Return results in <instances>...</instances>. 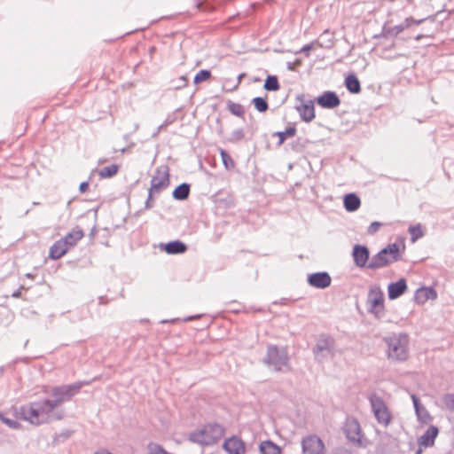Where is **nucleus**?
<instances>
[{
	"instance_id": "obj_1",
	"label": "nucleus",
	"mask_w": 454,
	"mask_h": 454,
	"mask_svg": "<svg viewBox=\"0 0 454 454\" xmlns=\"http://www.w3.org/2000/svg\"><path fill=\"white\" fill-rule=\"evenodd\" d=\"M90 383V381L83 380L52 387L50 397L20 406L17 411L18 418L35 426L48 423L51 419L60 420L64 418V414L57 409L63 403L71 401L83 386Z\"/></svg>"
},
{
	"instance_id": "obj_2",
	"label": "nucleus",
	"mask_w": 454,
	"mask_h": 454,
	"mask_svg": "<svg viewBox=\"0 0 454 454\" xmlns=\"http://www.w3.org/2000/svg\"><path fill=\"white\" fill-rule=\"evenodd\" d=\"M387 345V359L395 362H403L409 357L410 338L405 333H391L383 338Z\"/></svg>"
},
{
	"instance_id": "obj_3",
	"label": "nucleus",
	"mask_w": 454,
	"mask_h": 454,
	"mask_svg": "<svg viewBox=\"0 0 454 454\" xmlns=\"http://www.w3.org/2000/svg\"><path fill=\"white\" fill-rule=\"evenodd\" d=\"M224 428L217 423H207L194 430L189 435V440L200 445H213L223 435Z\"/></svg>"
},
{
	"instance_id": "obj_4",
	"label": "nucleus",
	"mask_w": 454,
	"mask_h": 454,
	"mask_svg": "<svg viewBox=\"0 0 454 454\" xmlns=\"http://www.w3.org/2000/svg\"><path fill=\"white\" fill-rule=\"evenodd\" d=\"M263 363L267 366L272 367L275 372H287L290 370L287 350L276 345L267 347Z\"/></svg>"
},
{
	"instance_id": "obj_5",
	"label": "nucleus",
	"mask_w": 454,
	"mask_h": 454,
	"mask_svg": "<svg viewBox=\"0 0 454 454\" xmlns=\"http://www.w3.org/2000/svg\"><path fill=\"white\" fill-rule=\"evenodd\" d=\"M398 259L399 247L397 244L392 243L374 254L369 261L367 268L370 270L380 269L398 261Z\"/></svg>"
},
{
	"instance_id": "obj_6",
	"label": "nucleus",
	"mask_w": 454,
	"mask_h": 454,
	"mask_svg": "<svg viewBox=\"0 0 454 454\" xmlns=\"http://www.w3.org/2000/svg\"><path fill=\"white\" fill-rule=\"evenodd\" d=\"M384 293L380 286H372L366 300L367 311L376 318H381L385 314Z\"/></svg>"
},
{
	"instance_id": "obj_7",
	"label": "nucleus",
	"mask_w": 454,
	"mask_h": 454,
	"mask_svg": "<svg viewBox=\"0 0 454 454\" xmlns=\"http://www.w3.org/2000/svg\"><path fill=\"white\" fill-rule=\"evenodd\" d=\"M369 402L377 421L387 427L390 423L391 415L382 398L376 394H372L369 396Z\"/></svg>"
},
{
	"instance_id": "obj_8",
	"label": "nucleus",
	"mask_w": 454,
	"mask_h": 454,
	"mask_svg": "<svg viewBox=\"0 0 454 454\" xmlns=\"http://www.w3.org/2000/svg\"><path fill=\"white\" fill-rule=\"evenodd\" d=\"M334 347L335 340L333 337L324 334L320 335L312 350L315 359L318 362H322L328 356H333Z\"/></svg>"
},
{
	"instance_id": "obj_9",
	"label": "nucleus",
	"mask_w": 454,
	"mask_h": 454,
	"mask_svg": "<svg viewBox=\"0 0 454 454\" xmlns=\"http://www.w3.org/2000/svg\"><path fill=\"white\" fill-rule=\"evenodd\" d=\"M169 185V169L167 166L158 168L151 180V192H160Z\"/></svg>"
},
{
	"instance_id": "obj_10",
	"label": "nucleus",
	"mask_w": 454,
	"mask_h": 454,
	"mask_svg": "<svg viewBox=\"0 0 454 454\" xmlns=\"http://www.w3.org/2000/svg\"><path fill=\"white\" fill-rule=\"evenodd\" d=\"M301 449L303 454H325V444L323 441L315 434L302 438Z\"/></svg>"
},
{
	"instance_id": "obj_11",
	"label": "nucleus",
	"mask_w": 454,
	"mask_h": 454,
	"mask_svg": "<svg viewBox=\"0 0 454 454\" xmlns=\"http://www.w3.org/2000/svg\"><path fill=\"white\" fill-rule=\"evenodd\" d=\"M438 434V427L435 426H430L418 439L419 449L415 451V454H421L423 448L432 447L434 444V440Z\"/></svg>"
},
{
	"instance_id": "obj_12",
	"label": "nucleus",
	"mask_w": 454,
	"mask_h": 454,
	"mask_svg": "<svg viewBox=\"0 0 454 454\" xmlns=\"http://www.w3.org/2000/svg\"><path fill=\"white\" fill-rule=\"evenodd\" d=\"M307 282L312 287L325 289L330 286L332 278L326 271L315 272L308 275Z\"/></svg>"
},
{
	"instance_id": "obj_13",
	"label": "nucleus",
	"mask_w": 454,
	"mask_h": 454,
	"mask_svg": "<svg viewBox=\"0 0 454 454\" xmlns=\"http://www.w3.org/2000/svg\"><path fill=\"white\" fill-rule=\"evenodd\" d=\"M352 257L354 263L358 268L367 267L370 258V252L368 247L364 245H355L353 247Z\"/></svg>"
},
{
	"instance_id": "obj_14",
	"label": "nucleus",
	"mask_w": 454,
	"mask_h": 454,
	"mask_svg": "<svg viewBox=\"0 0 454 454\" xmlns=\"http://www.w3.org/2000/svg\"><path fill=\"white\" fill-rule=\"evenodd\" d=\"M345 434L346 437L348 439V441L361 444V439H362V430L360 424L356 419H350L348 420L345 425Z\"/></svg>"
},
{
	"instance_id": "obj_15",
	"label": "nucleus",
	"mask_w": 454,
	"mask_h": 454,
	"mask_svg": "<svg viewBox=\"0 0 454 454\" xmlns=\"http://www.w3.org/2000/svg\"><path fill=\"white\" fill-rule=\"evenodd\" d=\"M317 103L323 108L333 109L340 106V99L333 91H325L317 99Z\"/></svg>"
},
{
	"instance_id": "obj_16",
	"label": "nucleus",
	"mask_w": 454,
	"mask_h": 454,
	"mask_svg": "<svg viewBox=\"0 0 454 454\" xmlns=\"http://www.w3.org/2000/svg\"><path fill=\"white\" fill-rule=\"evenodd\" d=\"M407 290V284L404 278H400L396 282L390 283L387 286V295L389 300H395L403 295Z\"/></svg>"
},
{
	"instance_id": "obj_17",
	"label": "nucleus",
	"mask_w": 454,
	"mask_h": 454,
	"mask_svg": "<svg viewBox=\"0 0 454 454\" xmlns=\"http://www.w3.org/2000/svg\"><path fill=\"white\" fill-rule=\"evenodd\" d=\"M223 449L229 454H243L245 452L244 442L238 437H231L223 443Z\"/></svg>"
},
{
	"instance_id": "obj_18",
	"label": "nucleus",
	"mask_w": 454,
	"mask_h": 454,
	"mask_svg": "<svg viewBox=\"0 0 454 454\" xmlns=\"http://www.w3.org/2000/svg\"><path fill=\"white\" fill-rule=\"evenodd\" d=\"M296 110L298 111L301 119L306 122H309L315 118V108L311 100L306 103L303 102L300 106H297Z\"/></svg>"
},
{
	"instance_id": "obj_19",
	"label": "nucleus",
	"mask_w": 454,
	"mask_h": 454,
	"mask_svg": "<svg viewBox=\"0 0 454 454\" xmlns=\"http://www.w3.org/2000/svg\"><path fill=\"white\" fill-rule=\"evenodd\" d=\"M164 251L168 254H184L187 250V246L180 240H173L166 244H161Z\"/></svg>"
},
{
	"instance_id": "obj_20",
	"label": "nucleus",
	"mask_w": 454,
	"mask_h": 454,
	"mask_svg": "<svg viewBox=\"0 0 454 454\" xmlns=\"http://www.w3.org/2000/svg\"><path fill=\"white\" fill-rule=\"evenodd\" d=\"M343 206L346 211L355 212L361 206V200L356 193H348L343 198Z\"/></svg>"
},
{
	"instance_id": "obj_21",
	"label": "nucleus",
	"mask_w": 454,
	"mask_h": 454,
	"mask_svg": "<svg viewBox=\"0 0 454 454\" xmlns=\"http://www.w3.org/2000/svg\"><path fill=\"white\" fill-rule=\"evenodd\" d=\"M84 236L82 230L79 228L73 229L64 238L60 239L68 248L74 247Z\"/></svg>"
},
{
	"instance_id": "obj_22",
	"label": "nucleus",
	"mask_w": 454,
	"mask_h": 454,
	"mask_svg": "<svg viewBox=\"0 0 454 454\" xmlns=\"http://www.w3.org/2000/svg\"><path fill=\"white\" fill-rule=\"evenodd\" d=\"M411 399L419 420L423 423L430 422L431 417L427 409L420 403L419 399L415 395H411Z\"/></svg>"
},
{
	"instance_id": "obj_23",
	"label": "nucleus",
	"mask_w": 454,
	"mask_h": 454,
	"mask_svg": "<svg viewBox=\"0 0 454 454\" xmlns=\"http://www.w3.org/2000/svg\"><path fill=\"white\" fill-rule=\"evenodd\" d=\"M68 249L67 245L61 239H59L50 247L49 256L53 260L59 259Z\"/></svg>"
},
{
	"instance_id": "obj_24",
	"label": "nucleus",
	"mask_w": 454,
	"mask_h": 454,
	"mask_svg": "<svg viewBox=\"0 0 454 454\" xmlns=\"http://www.w3.org/2000/svg\"><path fill=\"white\" fill-rule=\"evenodd\" d=\"M437 297V294L435 290L432 287H423L419 288L416 292V300L419 302L424 303L428 300H434Z\"/></svg>"
},
{
	"instance_id": "obj_25",
	"label": "nucleus",
	"mask_w": 454,
	"mask_h": 454,
	"mask_svg": "<svg viewBox=\"0 0 454 454\" xmlns=\"http://www.w3.org/2000/svg\"><path fill=\"white\" fill-rule=\"evenodd\" d=\"M345 85L347 90L353 94H357L361 91V84L358 78L354 74H348L345 79Z\"/></svg>"
},
{
	"instance_id": "obj_26",
	"label": "nucleus",
	"mask_w": 454,
	"mask_h": 454,
	"mask_svg": "<svg viewBox=\"0 0 454 454\" xmlns=\"http://www.w3.org/2000/svg\"><path fill=\"white\" fill-rule=\"evenodd\" d=\"M411 21L412 20H404L403 22L396 26L384 29L385 35L396 36L397 35H399L400 33H402L403 31L411 27Z\"/></svg>"
},
{
	"instance_id": "obj_27",
	"label": "nucleus",
	"mask_w": 454,
	"mask_h": 454,
	"mask_svg": "<svg viewBox=\"0 0 454 454\" xmlns=\"http://www.w3.org/2000/svg\"><path fill=\"white\" fill-rule=\"evenodd\" d=\"M190 194V184L186 183H183L179 185H177L173 192L172 195L175 200H184L189 197Z\"/></svg>"
},
{
	"instance_id": "obj_28",
	"label": "nucleus",
	"mask_w": 454,
	"mask_h": 454,
	"mask_svg": "<svg viewBox=\"0 0 454 454\" xmlns=\"http://www.w3.org/2000/svg\"><path fill=\"white\" fill-rule=\"evenodd\" d=\"M261 454H280V448L271 441H264L260 444Z\"/></svg>"
},
{
	"instance_id": "obj_29",
	"label": "nucleus",
	"mask_w": 454,
	"mask_h": 454,
	"mask_svg": "<svg viewBox=\"0 0 454 454\" xmlns=\"http://www.w3.org/2000/svg\"><path fill=\"white\" fill-rule=\"evenodd\" d=\"M296 133V128L294 126L287 127L284 131H278L273 133V137H278V145H281L285 140H286L289 137H292Z\"/></svg>"
},
{
	"instance_id": "obj_30",
	"label": "nucleus",
	"mask_w": 454,
	"mask_h": 454,
	"mask_svg": "<svg viewBox=\"0 0 454 454\" xmlns=\"http://www.w3.org/2000/svg\"><path fill=\"white\" fill-rule=\"evenodd\" d=\"M227 109L230 113L237 117L244 118L245 109L241 104L228 101Z\"/></svg>"
},
{
	"instance_id": "obj_31",
	"label": "nucleus",
	"mask_w": 454,
	"mask_h": 454,
	"mask_svg": "<svg viewBox=\"0 0 454 454\" xmlns=\"http://www.w3.org/2000/svg\"><path fill=\"white\" fill-rule=\"evenodd\" d=\"M119 170V166L117 164H112L110 166H106L102 168L99 170V176L101 178H110L117 174Z\"/></svg>"
},
{
	"instance_id": "obj_32",
	"label": "nucleus",
	"mask_w": 454,
	"mask_h": 454,
	"mask_svg": "<svg viewBox=\"0 0 454 454\" xmlns=\"http://www.w3.org/2000/svg\"><path fill=\"white\" fill-rule=\"evenodd\" d=\"M280 85L278 82V80L277 76L275 75H268L265 82L263 88L268 91H276L279 89Z\"/></svg>"
},
{
	"instance_id": "obj_33",
	"label": "nucleus",
	"mask_w": 454,
	"mask_h": 454,
	"mask_svg": "<svg viewBox=\"0 0 454 454\" xmlns=\"http://www.w3.org/2000/svg\"><path fill=\"white\" fill-rule=\"evenodd\" d=\"M220 156L222 158L223 164L227 170H231L235 168L234 160L225 150L220 149Z\"/></svg>"
},
{
	"instance_id": "obj_34",
	"label": "nucleus",
	"mask_w": 454,
	"mask_h": 454,
	"mask_svg": "<svg viewBox=\"0 0 454 454\" xmlns=\"http://www.w3.org/2000/svg\"><path fill=\"white\" fill-rule=\"evenodd\" d=\"M245 138V132L243 129L239 128L237 129H234L230 137L227 138V141L231 144H238L240 141H242Z\"/></svg>"
},
{
	"instance_id": "obj_35",
	"label": "nucleus",
	"mask_w": 454,
	"mask_h": 454,
	"mask_svg": "<svg viewBox=\"0 0 454 454\" xmlns=\"http://www.w3.org/2000/svg\"><path fill=\"white\" fill-rule=\"evenodd\" d=\"M252 103L254 106L255 109L260 113H264L269 108V105L266 99L261 97L254 98L252 99Z\"/></svg>"
},
{
	"instance_id": "obj_36",
	"label": "nucleus",
	"mask_w": 454,
	"mask_h": 454,
	"mask_svg": "<svg viewBox=\"0 0 454 454\" xmlns=\"http://www.w3.org/2000/svg\"><path fill=\"white\" fill-rule=\"evenodd\" d=\"M409 233L411 234V240L416 241L417 239L422 238L424 236V232L422 231L421 225L419 223L417 225H411L409 227Z\"/></svg>"
},
{
	"instance_id": "obj_37",
	"label": "nucleus",
	"mask_w": 454,
	"mask_h": 454,
	"mask_svg": "<svg viewBox=\"0 0 454 454\" xmlns=\"http://www.w3.org/2000/svg\"><path fill=\"white\" fill-rule=\"evenodd\" d=\"M211 77V72L207 69L200 70L194 76L193 82L199 84L204 81L208 80Z\"/></svg>"
},
{
	"instance_id": "obj_38",
	"label": "nucleus",
	"mask_w": 454,
	"mask_h": 454,
	"mask_svg": "<svg viewBox=\"0 0 454 454\" xmlns=\"http://www.w3.org/2000/svg\"><path fill=\"white\" fill-rule=\"evenodd\" d=\"M0 420L12 429H20L21 427L20 423L16 420L8 419L0 411Z\"/></svg>"
},
{
	"instance_id": "obj_39",
	"label": "nucleus",
	"mask_w": 454,
	"mask_h": 454,
	"mask_svg": "<svg viewBox=\"0 0 454 454\" xmlns=\"http://www.w3.org/2000/svg\"><path fill=\"white\" fill-rule=\"evenodd\" d=\"M442 403L448 410L454 411V394L444 395L442 396Z\"/></svg>"
},
{
	"instance_id": "obj_40",
	"label": "nucleus",
	"mask_w": 454,
	"mask_h": 454,
	"mask_svg": "<svg viewBox=\"0 0 454 454\" xmlns=\"http://www.w3.org/2000/svg\"><path fill=\"white\" fill-rule=\"evenodd\" d=\"M380 226L381 223L380 222H372L367 229V233L370 235L376 233Z\"/></svg>"
},
{
	"instance_id": "obj_41",
	"label": "nucleus",
	"mask_w": 454,
	"mask_h": 454,
	"mask_svg": "<svg viewBox=\"0 0 454 454\" xmlns=\"http://www.w3.org/2000/svg\"><path fill=\"white\" fill-rule=\"evenodd\" d=\"M188 83V80L184 76H181L179 78L178 85L176 86V89H181L185 87Z\"/></svg>"
},
{
	"instance_id": "obj_42",
	"label": "nucleus",
	"mask_w": 454,
	"mask_h": 454,
	"mask_svg": "<svg viewBox=\"0 0 454 454\" xmlns=\"http://www.w3.org/2000/svg\"><path fill=\"white\" fill-rule=\"evenodd\" d=\"M153 193V192H151V190L149 189L148 198L145 201V208H151L153 207V203H152Z\"/></svg>"
},
{
	"instance_id": "obj_43",
	"label": "nucleus",
	"mask_w": 454,
	"mask_h": 454,
	"mask_svg": "<svg viewBox=\"0 0 454 454\" xmlns=\"http://www.w3.org/2000/svg\"><path fill=\"white\" fill-rule=\"evenodd\" d=\"M312 49V44L308 43L305 44L300 51V52H303L306 54V56H309L310 50Z\"/></svg>"
},
{
	"instance_id": "obj_44",
	"label": "nucleus",
	"mask_w": 454,
	"mask_h": 454,
	"mask_svg": "<svg viewBox=\"0 0 454 454\" xmlns=\"http://www.w3.org/2000/svg\"><path fill=\"white\" fill-rule=\"evenodd\" d=\"M405 20H411L412 21H411V26L415 24V25H420L421 23H423L427 19H419V20H415L413 19L412 17H408L406 18Z\"/></svg>"
},
{
	"instance_id": "obj_45",
	"label": "nucleus",
	"mask_w": 454,
	"mask_h": 454,
	"mask_svg": "<svg viewBox=\"0 0 454 454\" xmlns=\"http://www.w3.org/2000/svg\"><path fill=\"white\" fill-rule=\"evenodd\" d=\"M88 188H89V183L82 182V183H81V184L79 186V191H80V192L83 193L87 191Z\"/></svg>"
},
{
	"instance_id": "obj_46",
	"label": "nucleus",
	"mask_w": 454,
	"mask_h": 454,
	"mask_svg": "<svg viewBox=\"0 0 454 454\" xmlns=\"http://www.w3.org/2000/svg\"><path fill=\"white\" fill-rule=\"evenodd\" d=\"M24 289V286H20L19 289L14 291L12 294L13 298H20L21 296V290Z\"/></svg>"
},
{
	"instance_id": "obj_47",
	"label": "nucleus",
	"mask_w": 454,
	"mask_h": 454,
	"mask_svg": "<svg viewBox=\"0 0 454 454\" xmlns=\"http://www.w3.org/2000/svg\"><path fill=\"white\" fill-rule=\"evenodd\" d=\"M94 454H113L106 450H98V451H96Z\"/></svg>"
},
{
	"instance_id": "obj_48",
	"label": "nucleus",
	"mask_w": 454,
	"mask_h": 454,
	"mask_svg": "<svg viewBox=\"0 0 454 454\" xmlns=\"http://www.w3.org/2000/svg\"><path fill=\"white\" fill-rule=\"evenodd\" d=\"M4 372V367L0 366V378L3 376Z\"/></svg>"
},
{
	"instance_id": "obj_49",
	"label": "nucleus",
	"mask_w": 454,
	"mask_h": 454,
	"mask_svg": "<svg viewBox=\"0 0 454 454\" xmlns=\"http://www.w3.org/2000/svg\"><path fill=\"white\" fill-rule=\"evenodd\" d=\"M163 128H164V126L162 124L160 126H159L157 132L153 136H156L160 131V129Z\"/></svg>"
},
{
	"instance_id": "obj_50",
	"label": "nucleus",
	"mask_w": 454,
	"mask_h": 454,
	"mask_svg": "<svg viewBox=\"0 0 454 454\" xmlns=\"http://www.w3.org/2000/svg\"><path fill=\"white\" fill-rule=\"evenodd\" d=\"M62 435H63L65 438H67V437H69V436H70V432H68V431H67V432L64 433Z\"/></svg>"
},
{
	"instance_id": "obj_51",
	"label": "nucleus",
	"mask_w": 454,
	"mask_h": 454,
	"mask_svg": "<svg viewBox=\"0 0 454 454\" xmlns=\"http://www.w3.org/2000/svg\"><path fill=\"white\" fill-rule=\"evenodd\" d=\"M287 67H288L289 70H293L294 69V67L292 66V63H290V62L287 64Z\"/></svg>"
},
{
	"instance_id": "obj_52",
	"label": "nucleus",
	"mask_w": 454,
	"mask_h": 454,
	"mask_svg": "<svg viewBox=\"0 0 454 454\" xmlns=\"http://www.w3.org/2000/svg\"><path fill=\"white\" fill-rule=\"evenodd\" d=\"M26 277L28 278H34V276L31 273H27Z\"/></svg>"
},
{
	"instance_id": "obj_53",
	"label": "nucleus",
	"mask_w": 454,
	"mask_h": 454,
	"mask_svg": "<svg viewBox=\"0 0 454 454\" xmlns=\"http://www.w3.org/2000/svg\"><path fill=\"white\" fill-rule=\"evenodd\" d=\"M194 318V317H188L184 319V321H190V320H192Z\"/></svg>"
},
{
	"instance_id": "obj_54",
	"label": "nucleus",
	"mask_w": 454,
	"mask_h": 454,
	"mask_svg": "<svg viewBox=\"0 0 454 454\" xmlns=\"http://www.w3.org/2000/svg\"><path fill=\"white\" fill-rule=\"evenodd\" d=\"M196 7H197L198 10H200L201 8V4L200 3H197Z\"/></svg>"
},
{
	"instance_id": "obj_55",
	"label": "nucleus",
	"mask_w": 454,
	"mask_h": 454,
	"mask_svg": "<svg viewBox=\"0 0 454 454\" xmlns=\"http://www.w3.org/2000/svg\"><path fill=\"white\" fill-rule=\"evenodd\" d=\"M168 123H169V121H166L164 123H162V125H163L164 127H166Z\"/></svg>"
},
{
	"instance_id": "obj_56",
	"label": "nucleus",
	"mask_w": 454,
	"mask_h": 454,
	"mask_svg": "<svg viewBox=\"0 0 454 454\" xmlns=\"http://www.w3.org/2000/svg\"><path fill=\"white\" fill-rule=\"evenodd\" d=\"M420 38H421V35H418V36H416V40H418V41H419Z\"/></svg>"
}]
</instances>
